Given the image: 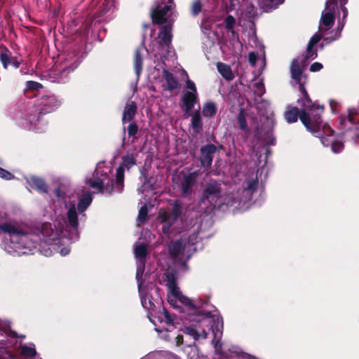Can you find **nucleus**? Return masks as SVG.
<instances>
[{
    "mask_svg": "<svg viewBox=\"0 0 359 359\" xmlns=\"http://www.w3.org/2000/svg\"><path fill=\"white\" fill-rule=\"evenodd\" d=\"M60 106L61 101L54 94L42 95L34 100L26 118L31 125L36 126L42 121L44 116L55 111Z\"/></svg>",
    "mask_w": 359,
    "mask_h": 359,
    "instance_id": "f257e3e1",
    "label": "nucleus"
},
{
    "mask_svg": "<svg viewBox=\"0 0 359 359\" xmlns=\"http://www.w3.org/2000/svg\"><path fill=\"white\" fill-rule=\"evenodd\" d=\"M175 297L184 304L190 314L194 316L192 319L194 321H198L209 326L208 330L219 331L220 328L223 327L222 318L216 315H211L210 312H203L199 307H197L194 303L193 300L184 295L180 291H177L175 293Z\"/></svg>",
    "mask_w": 359,
    "mask_h": 359,
    "instance_id": "f03ea898",
    "label": "nucleus"
},
{
    "mask_svg": "<svg viewBox=\"0 0 359 359\" xmlns=\"http://www.w3.org/2000/svg\"><path fill=\"white\" fill-rule=\"evenodd\" d=\"M284 117L289 123L297 122L299 118L307 130L311 133H320L322 127L323 119L319 118V115L315 114L312 118L305 109L300 108L299 109L297 107H289L284 114Z\"/></svg>",
    "mask_w": 359,
    "mask_h": 359,
    "instance_id": "7ed1b4c3",
    "label": "nucleus"
},
{
    "mask_svg": "<svg viewBox=\"0 0 359 359\" xmlns=\"http://www.w3.org/2000/svg\"><path fill=\"white\" fill-rule=\"evenodd\" d=\"M221 197V184L216 180H210L206 183L202 191L198 205H203L208 208L214 209Z\"/></svg>",
    "mask_w": 359,
    "mask_h": 359,
    "instance_id": "20e7f679",
    "label": "nucleus"
},
{
    "mask_svg": "<svg viewBox=\"0 0 359 359\" xmlns=\"http://www.w3.org/2000/svg\"><path fill=\"white\" fill-rule=\"evenodd\" d=\"M338 8L336 7V0H330L325 2V10L321 14L320 20L319 30L323 32L330 29L335 20L336 11Z\"/></svg>",
    "mask_w": 359,
    "mask_h": 359,
    "instance_id": "39448f33",
    "label": "nucleus"
},
{
    "mask_svg": "<svg viewBox=\"0 0 359 359\" xmlns=\"http://www.w3.org/2000/svg\"><path fill=\"white\" fill-rule=\"evenodd\" d=\"M297 103L301 108L305 109L306 111L309 113L312 118H313V115L318 114L319 118L323 119L322 114L325 111L324 105L318 104L313 102L307 92L306 94L302 95V97L297 100Z\"/></svg>",
    "mask_w": 359,
    "mask_h": 359,
    "instance_id": "423d86ee",
    "label": "nucleus"
},
{
    "mask_svg": "<svg viewBox=\"0 0 359 359\" xmlns=\"http://www.w3.org/2000/svg\"><path fill=\"white\" fill-rule=\"evenodd\" d=\"M0 62L4 69H8L9 65L18 69L22 64V60L17 57L12 56L11 51L4 45H0Z\"/></svg>",
    "mask_w": 359,
    "mask_h": 359,
    "instance_id": "0eeeda50",
    "label": "nucleus"
},
{
    "mask_svg": "<svg viewBox=\"0 0 359 359\" xmlns=\"http://www.w3.org/2000/svg\"><path fill=\"white\" fill-rule=\"evenodd\" d=\"M217 149V147L213 144H208L201 147L199 160L202 167L206 169L210 168L212 163L213 155Z\"/></svg>",
    "mask_w": 359,
    "mask_h": 359,
    "instance_id": "6e6552de",
    "label": "nucleus"
},
{
    "mask_svg": "<svg viewBox=\"0 0 359 359\" xmlns=\"http://www.w3.org/2000/svg\"><path fill=\"white\" fill-rule=\"evenodd\" d=\"M82 61L81 56L79 52H72L68 54V56L63 62L62 72L69 74L78 67Z\"/></svg>",
    "mask_w": 359,
    "mask_h": 359,
    "instance_id": "1a4fd4ad",
    "label": "nucleus"
},
{
    "mask_svg": "<svg viewBox=\"0 0 359 359\" xmlns=\"http://www.w3.org/2000/svg\"><path fill=\"white\" fill-rule=\"evenodd\" d=\"M198 172H193L186 175L181 182V194L187 197L193 191V187L196 184Z\"/></svg>",
    "mask_w": 359,
    "mask_h": 359,
    "instance_id": "9d476101",
    "label": "nucleus"
},
{
    "mask_svg": "<svg viewBox=\"0 0 359 359\" xmlns=\"http://www.w3.org/2000/svg\"><path fill=\"white\" fill-rule=\"evenodd\" d=\"M163 78L165 79L166 84L162 85L163 90L172 92L180 88V84L178 79L168 69H163L162 72Z\"/></svg>",
    "mask_w": 359,
    "mask_h": 359,
    "instance_id": "9b49d317",
    "label": "nucleus"
},
{
    "mask_svg": "<svg viewBox=\"0 0 359 359\" xmlns=\"http://www.w3.org/2000/svg\"><path fill=\"white\" fill-rule=\"evenodd\" d=\"M137 113V105L135 101H128L126 102L121 118V122L124 126L126 123L133 121Z\"/></svg>",
    "mask_w": 359,
    "mask_h": 359,
    "instance_id": "f8f14e48",
    "label": "nucleus"
},
{
    "mask_svg": "<svg viewBox=\"0 0 359 359\" xmlns=\"http://www.w3.org/2000/svg\"><path fill=\"white\" fill-rule=\"evenodd\" d=\"M158 38L160 45L169 46L172 39V26L170 25H163L159 31Z\"/></svg>",
    "mask_w": 359,
    "mask_h": 359,
    "instance_id": "ddd939ff",
    "label": "nucleus"
},
{
    "mask_svg": "<svg viewBox=\"0 0 359 359\" xmlns=\"http://www.w3.org/2000/svg\"><path fill=\"white\" fill-rule=\"evenodd\" d=\"M198 100V94L195 93L186 92L182 97V102L184 107V111L188 113L196 104Z\"/></svg>",
    "mask_w": 359,
    "mask_h": 359,
    "instance_id": "4468645a",
    "label": "nucleus"
},
{
    "mask_svg": "<svg viewBox=\"0 0 359 359\" xmlns=\"http://www.w3.org/2000/svg\"><path fill=\"white\" fill-rule=\"evenodd\" d=\"M27 182L32 188L36 189L39 192L43 194L48 193V185L43 179L36 176H32L27 180Z\"/></svg>",
    "mask_w": 359,
    "mask_h": 359,
    "instance_id": "2eb2a0df",
    "label": "nucleus"
},
{
    "mask_svg": "<svg viewBox=\"0 0 359 359\" xmlns=\"http://www.w3.org/2000/svg\"><path fill=\"white\" fill-rule=\"evenodd\" d=\"M283 2L284 0H257L259 8L266 13L276 9Z\"/></svg>",
    "mask_w": 359,
    "mask_h": 359,
    "instance_id": "dca6fc26",
    "label": "nucleus"
},
{
    "mask_svg": "<svg viewBox=\"0 0 359 359\" xmlns=\"http://www.w3.org/2000/svg\"><path fill=\"white\" fill-rule=\"evenodd\" d=\"M316 136H320L321 142L325 147H328L331 145V142L332 140H329L325 136L331 137L334 135V130L330 128V126L327 123H322V127L320 128V133H314Z\"/></svg>",
    "mask_w": 359,
    "mask_h": 359,
    "instance_id": "f3484780",
    "label": "nucleus"
},
{
    "mask_svg": "<svg viewBox=\"0 0 359 359\" xmlns=\"http://www.w3.org/2000/svg\"><path fill=\"white\" fill-rule=\"evenodd\" d=\"M184 245L183 244V241L181 240H177L174 242H172L168 246L169 255L174 259H176L180 255L184 252Z\"/></svg>",
    "mask_w": 359,
    "mask_h": 359,
    "instance_id": "a211bd4d",
    "label": "nucleus"
},
{
    "mask_svg": "<svg viewBox=\"0 0 359 359\" xmlns=\"http://www.w3.org/2000/svg\"><path fill=\"white\" fill-rule=\"evenodd\" d=\"M67 223L69 226L74 231H78L79 219L75 205L73 204L68 210L67 213Z\"/></svg>",
    "mask_w": 359,
    "mask_h": 359,
    "instance_id": "6ab92c4d",
    "label": "nucleus"
},
{
    "mask_svg": "<svg viewBox=\"0 0 359 359\" xmlns=\"http://www.w3.org/2000/svg\"><path fill=\"white\" fill-rule=\"evenodd\" d=\"M8 233L9 235L17 236L25 235V232L23 230L7 222L0 224V233Z\"/></svg>",
    "mask_w": 359,
    "mask_h": 359,
    "instance_id": "aec40b11",
    "label": "nucleus"
},
{
    "mask_svg": "<svg viewBox=\"0 0 359 359\" xmlns=\"http://www.w3.org/2000/svg\"><path fill=\"white\" fill-rule=\"evenodd\" d=\"M155 318L159 323H164L167 325H172L174 323L172 316L165 307H163L161 310H159L155 316Z\"/></svg>",
    "mask_w": 359,
    "mask_h": 359,
    "instance_id": "412c9836",
    "label": "nucleus"
},
{
    "mask_svg": "<svg viewBox=\"0 0 359 359\" xmlns=\"http://www.w3.org/2000/svg\"><path fill=\"white\" fill-rule=\"evenodd\" d=\"M147 245L144 243L136 245L135 248V255L139 259V263L144 268L146 258L147 256Z\"/></svg>",
    "mask_w": 359,
    "mask_h": 359,
    "instance_id": "4be33fe9",
    "label": "nucleus"
},
{
    "mask_svg": "<svg viewBox=\"0 0 359 359\" xmlns=\"http://www.w3.org/2000/svg\"><path fill=\"white\" fill-rule=\"evenodd\" d=\"M93 201L92 195L90 192H86L79 198L77 208L80 213L85 212L90 206Z\"/></svg>",
    "mask_w": 359,
    "mask_h": 359,
    "instance_id": "5701e85b",
    "label": "nucleus"
},
{
    "mask_svg": "<svg viewBox=\"0 0 359 359\" xmlns=\"http://www.w3.org/2000/svg\"><path fill=\"white\" fill-rule=\"evenodd\" d=\"M217 68L219 73L225 80L230 81L234 79L232 69L228 65L222 62H218L217 64Z\"/></svg>",
    "mask_w": 359,
    "mask_h": 359,
    "instance_id": "b1692460",
    "label": "nucleus"
},
{
    "mask_svg": "<svg viewBox=\"0 0 359 359\" xmlns=\"http://www.w3.org/2000/svg\"><path fill=\"white\" fill-rule=\"evenodd\" d=\"M291 77L296 82L302 80L303 70L299 67V61L297 58L293 59L290 65Z\"/></svg>",
    "mask_w": 359,
    "mask_h": 359,
    "instance_id": "393cba45",
    "label": "nucleus"
},
{
    "mask_svg": "<svg viewBox=\"0 0 359 359\" xmlns=\"http://www.w3.org/2000/svg\"><path fill=\"white\" fill-rule=\"evenodd\" d=\"M184 333L187 334L196 341L200 338L206 339L208 337V332L204 329L202 330L201 332L198 331L195 327L191 326L185 327L184 330Z\"/></svg>",
    "mask_w": 359,
    "mask_h": 359,
    "instance_id": "a878e982",
    "label": "nucleus"
},
{
    "mask_svg": "<svg viewBox=\"0 0 359 359\" xmlns=\"http://www.w3.org/2000/svg\"><path fill=\"white\" fill-rule=\"evenodd\" d=\"M191 127L196 133H198L203 128L202 118L199 110H196L191 116Z\"/></svg>",
    "mask_w": 359,
    "mask_h": 359,
    "instance_id": "bb28decb",
    "label": "nucleus"
},
{
    "mask_svg": "<svg viewBox=\"0 0 359 359\" xmlns=\"http://www.w3.org/2000/svg\"><path fill=\"white\" fill-rule=\"evenodd\" d=\"M121 159L122 161L119 166H122L123 170L126 169L128 171L137 164V160L133 154H127L123 156Z\"/></svg>",
    "mask_w": 359,
    "mask_h": 359,
    "instance_id": "cd10ccee",
    "label": "nucleus"
},
{
    "mask_svg": "<svg viewBox=\"0 0 359 359\" xmlns=\"http://www.w3.org/2000/svg\"><path fill=\"white\" fill-rule=\"evenodd\" d=\"M237 121L239 126V128L246 134H248L250 133V128L247 123L246 113L243 108H241L239 109V112L237 116Z\"/></svg>",
    "mask_w": 359,
    "mask_h": 359,
    "instance_id": "c85d7f7f",
    "label": "nucleus"
},
{
    "mask_svg": "<svg viewBox=\"0 0 359 359\" xmlns=\"http://www.w3.org/2000/svg\"><path fill=\"white\" fill-rule=\"evenodd\" d=\"M142 56L140 50L137 49L134 53L133 63L135 72L137 76L141 74L142 70Z\"/></svg>",
    "mask_w": 359,
    "mask_h": 359,
    "instance_id": "c756f323",
    "label": "nucleus"
},
{
    "mask_svg": "<svg viewBox=\"0 0 359 359\" xmlns=\"http://www.w3.org/2000/svg\"><path fill=\"white\" fill-rule=\"evenodd\" d=\"M124 172L125 170L123 169L122 166H118L116 168L115 183L120 192L123 191L124 187Z\"/></svg>",
    "mask_w": 359,
    "mask_h": 359,
    "instance_id": "7c9ffc66",
    "label": "nucleus"
},
{
    "mask_svg": "<svg viewBox=\"0 0 359 359\" xmlns=\"http://www.w3.org/2000/svg\"><path fill=\"white\" fill-rule=\"evenodd\" d=\"M203 115L207 118H212L217 113V107L215 104L212 102H207L204 104L203 108Z\"/></svg>",
    "mask_w": 359,
    "mask_h": 359,
    "instance_id": "2f4dec72",
    "label": "nucleus"
},
{
    "mask_svg": "<svg viewBox=\"0 0 359 359\" xmlns=\"http://www.w3.org/2000/svg\"><path fill=\"white\" fill-rule=\"evenodd\" d=\"M182 206L181 203L179 201H175L172 203V208L171 213L172 221L175 222L182 215Z\"/></svg>",
    "mask_w": 359,
    "mask_h": 359,
    "instance_id": "473e14b6",
    "label": "nucleus"
},
{
    "mask_svg": "<svg viewBox=\"0 0 359 359\" xmlns=\"http://www.w3.org/2000/svg\"><path fill=\"white\" fill-rule=\"evenodd\" d=\"M129 125L127 128L128 135L130 137H133V142L137 139V133L139 132L138 125L135 121L129 122Z\"/></svg>",
    "mask_w": 359,
    "mask_h": 359,
    "instance_id": "72a5a7b5",
    "label": "nucleus"
},
{
    "mask_svg": "<svg viewBox=\"0 0 359 359\" xmlns=\"http://www.w3.org/2000/svg\"><path fill=\"white\" fill-rule=\"evenodd\" d=\"M203 4L201 0H194L190 6V12L193 16H198L201 12Z\"/></svg>",
    "mask_w": 359,
    "mask_h": 359,
    "instance_id": "f704fd0d",
    "label": "nucleus"
},
{
    "mask_svg": "<svg viewBox=\"0 0 359 359\" xmlns=\"http://www.w3.org/2000/svg\"><path fill=\"white\" fill-rule=\"evenodd\" d=\"M236 19L233 15H229L226 17L224 21V27L226 30L231 31L233 34L235 33L233 27L236 25Z\"/></svg>",
    "mask_w": 359,
    "mask_h": 359,
    "instance_id": "c9c22d12",
    "label": "nucleus"
},
{
    "mask_svg": "<svg viewBox=\"0 0 359 359\" xmlns=\"http://www.w3.org/2000/svg\"><path fill=\"white\" fill-rule=\"evenodd\" d=\"M258 183L259 182L257 178L249 180L244 191L247 192L248 194L252 195L257 190Z\"/></svg>",
    "mask_w": 359,
    "mask_h": 359,
    "instance_id": "e433bc0d",
    "label": "nucleus"
},
{
    "mask_svg": "<svg viewBox=\"0 0 359 359\" xmlns=\"http://www.w3.org/2000/svg\"><path fill=\"white\" fill-rule=\"evenodd\" d=\"M88 184L91 188L97 189L100 193H104V183L102 180H93L90 179L88 181Z\"/></svg>",
    "mask_w": 359,
    "mask_h": 359,
    "instance_id": "4c0bfd02",
    "label": "nucleus"
},
{
    "mask_svg": "<svg viewBox=\"0 0 359 359\" xmlns=\"http://www.w3.org/2000/svg\"><path fill=\"white\" fill-rule=\"evenodd\" d=\"M148 208L146 205L142 206L139 210L137 220L140 224H144L148 219Z\"/></svg>",
    "mask_w": 359,
    "mask_h": 359,
    "instance_id": "58836bf2",
    "label": "nucleus"
},
{
    "mask_svg": "<svg viewBox=\"0 0 359 359\" xmlns=\"http://www.w3.org/2000/svg\"><path fill=\"white\" fill-rule=\"evenodd\" d=\"M331 150L335 154L340 153L344 148V144L341 141L333 140L331 142Z\"/></svg>",
    "mask_w": 359,
    "mask_h": 359,
    "instance_id": "ea45409f",
    "label": "nucleus"
},
{
    "mask_svg": "<svg viewBox=\"0 0 359 359\" xmlns=\"http://www.w3.org/2000/svg\"><path fill=\"white\" fill-rule=\"evenodd\" d=\"M354 116H355L354 113L353 111H351V110H348V114L347 116L341 115L340 116L339 123L341 125H344L345 123L348 121L351 124H355V121Z\"/></svg>",
    "mask_w": 359,
    "mask_h": 359,
    "instance_id": "a19ab883",
    "label": "nucleus"
},
{
    "mask_svg": "<svg viewBox=\"0 0 359 359\" xmlns=\"http://www.w3.org/2000/svg\"><path fill=\"white\" fill-rule=\"evenodd\" d=\"M20 353L26 357H34L36 354V351L34 348L23 346L21 347Z\"/></svg>",
    "mask_w": 359,
    "mask_h": 359,
    "instance_id": "79ce46f5",
    "label": "nucleus"
},
{
    "mask_svg": "<svg viewBox=\"0 0 359 359\" xmlns=\"http://www.w3.org/2000/svg\"><path fill=\"white\" fill-rule=\"evenodd\" d=\"M345 5L346 4H343V5H338V8L340 7L341 8V10L343 13V18H342V20L341 22H339V27H338V29L339 30V32L341 31V29H343L344 25H345V20L348 15V10L347 8L345 7Z\"/></svg>",
    "mask_w": 359,
    "mask_h": 359,
    "instance_id": "37998d69",
    "label": "nucleus"
},
{
    "mask_svg": "<svg viewBox=\"0 0 359 359\" xmlns=\"http://www.w3.org/2000/svg\"><path fill=\"white\" fill-rule=\"evenodd\" d=\"M27 88L29 90H39L43 88V85L39 82L34 81H28L26 83Z\"/></svg>",
    "mask_w": 359,
    "mask_h": 359,
    "instance_id": "c03bdc74",
    "label": "nucleus"
},
{
    "mask_svg": "<svg viewBox=\"0 0 359 359\" xmlns=\"http://www.w3.org/2000/svg\"><path fill=\"white\" fill-rule=\"evenodd\" d=\"M317 57H318L317 50L316 49L313 50V46H310V44L308 43L306 50V55H305L306 59H309V58L315 59Z\"/></svg>",
    "mask_w": 359,
    "mask_h": 359,
    "instance_id": "a18cd8bd",
    "label": "nucleus"
},
{
    "mask_svg": "<svg viewBox=\"0 0 359 359\" xmlns=\"http://www.w3.org/2000/svg\"><path fill=\"white\" fill-rule=\"evenodd\" d=\"M168 280L169 282V287L172 290V294L175 296V293L180 290L177 288L174 276L172 275L168 276Z\"/></svg>",
    "mask_w": 359,
    "mask_h": 359,
    "instance_id": "49530a36",
    "label": "nucleus"
},
{
    "mask_svg": "<svg viewBox=\"0 0 359 359\" xmlns=\"http://www.w3.org/2000/svg\"><path fill=\"white\" fill-rule=\"evenodd\" d=\"M158 217L161 219V222L164 224L172 222V215L165 211L161 212Z\"/></svg>",
    "mask_w": 359,
    "mask_h": 359,
    "instance_id": "de8ad7c7",
    "label": "nucleus"
},
{
    "mask_svg": "<svg viewBox=\"0 0 359 359\" xmlns=\"http://www.w3.org/2000/svg\"><path fill=\"white\" fill-rule=\"evenodd\" d=\"M0 177L2 179L10 180L15 177L14 175L4 168L0 167Z\"/></svg>",
    "mask_w": 359,
    "mask_h": 359,
    "instance_id": "09e8293b",
    "label": "nucleus"
},
{
    "mask_svg": "<svg viewBox=\"0 0 359 359\" xmlns=\"http://www.w3.org/2000/svg\"><path fill=\"white\" fill-rule=\"evenodd\" d=\"M144 269V268H143V266L140 264L137 267V272H136V278L138 282L139 290L141 288L142 284V275L143 273Z\"/></svg>",
    "mask_w": 359,
    "mask_h": 359,
    "instance_id": "8fccbe9b",
    "label": "nucleus"
},
{
    "mask_svg": "<svg viewBox=\"0 0 359 359\" xmlns=\"http://www.w3.org/2000/svg\"><path fill=\"white\" fill-rule=\"evenodd\" d=\"M212 344L214 345V348L215 350V352L217 353L220 354L222 349V343L221 342L219 339H214L212 341Z\"/></svg>",
    "mask_w": 359,
    "mask_h": 359,
    "instance_id": "3c124183",
    "label": "nucleus"
},
{
    "mask_svg": "<svg viewBox=\"0 0 359 359\" xmlns=\"http://www.w3.org/2000/svg\"><path fill=\"white\" fill-rule=\"evenodd\" d=\"M322 39V35L319 34H315L310 39L309 44L311 46H314L318 43Z\"/></svg>",
    "mask_w": 359,
    "mask_h": 359,
    "instance_id": "603ef678",
    "label": "nucleus"
},
{
    "mask_svg": "<svg viewBox=\"0 0 359 359\" xmlns=\"http://www.w3.org/2000/svg\"><path fill=\"white\" fill-rule=\"evenodd\" d=\"M323 67V65L320 62H316L310 66V71L313 72H318Z\"/></svg>",
    "mask_w": 359,
    "mask_h": 359,
    "instance_id": "864d4df0",
    "label": "nucleus"
},
{
    "mask_svg": "<svg viewBox=\"0 0 359 359\" xmlns=\"http://www.w3.org/2000/svg\"><path fill=\"white\" fill-rule=\"evenodd\" d=\"M257 60V55L255 52H250L248 55V61L252 66L256 65Z\"/></svg>",
    "mask_w": 359,
    "mask_h": 359,
    "instance_id": "5fc2aeb1",
    "label": "nucleus"
},
{
    "mask_svg": "<svg viewBox=\"0 0 359 359\" xmlns=\"http://www.w3.org/2000/svg\"><path fill=\"white\" fill-rule=\"evenodd\" d=\"M187 88L190 90L189 92L197 93V90L195 83L194 81L190 79H187Z\"/></svg>",
    "mask_w": 359,
    "mask_h": 359,
    "instance_id": "6e6d98bb",
    "label": "nucleus"
},
{
    "mask_svg": "<svg viewBox=\"0 0 359 359\" xmlns=\"http://www.w3.org/2000/svg\"><path fill=\"white\" fill-rule=\"evenodd\" d=\"M104 193L111 194L114 190V182L111 181L109 184L104 185Z\"/></svg>",
    "mask_w": 359,
    "mask_h": 359,
    "instance_id": "4d7b16f0",
    "label": "nucleus"
},
{
    "mask_svg": "<svg viewBox=\"0 0 359 359\" xmlns=\"http://www.w3.org/2000/svg\"><path fill=\"white\" fill-rule=\"evenodd\" d=\"M256 88L260 95L265 93L264 85L262 82H258L256 83Z\"/></svg>",
    "mask_w": 359,
    "mask_h": 359,
    "instance_id": "13d9d810",
    "label": "nucleus"
},
{
    "mask_svg": "<svg viewBox=\"0 0 359 359\" xmlns=\"http://www.w3.org/2000/svg\"><path fill=\"white\" fill-rule=\"evenodd\" d=\"M175 222H169V223H166V224H164L162 226V231L164 233H168L169 231H170V227L172 226V224L175 223Z\"/></svg>",
    "mask_w": 359,
    "mask_h": 359,
    "instance_id": "bf43d9fd",
    "label": "nucleus"
},
{
    "mask_svg": "<svg viewBox=\"0 0 359 359\" xmlns=\"http://www.w3.org/2000/svg\"><path fill=\"white\" fill-rule=\"evenodd\" d=\"M54 194L58 198H65V193L62 191V189L60 187H57L54 190Z\"/></svg>",
    "mask_w": 359,
    "mask_h": 359,
    "instance_id": "052dcab7",
    "label": "nucleus"
},
{
    "mask_svg": "<svg viewBox=\"0 0 359 359\" xmlns=\"http://www.w3.org/2000/svg\"><path fill=\"white\" fill-rule=\"evenodd\" d=\"M299 85V90L302 93V95L306 94V90L304 87V84L302 82V80H299V82H296Z\"/></svg>",
    "mask_w": 359,
    "mask_h": 359,
    "instance_id": "680f3d73",
    "label": "nucleus"
},
{
    "mask_svg": "<svg viewBox=\"0 0 359 359\" xmlns=\"http://www.w3.org/2000/svg\"><path fill=\"white\" fill-rule=\"evenodd\" d=\"M183 335L182 334H178L176 337H175V341H176V344L177 346H181L183 344Z\"/></svg>",
    "mask_w": 359,
    "mask_h": 359,
    "instance_id": "e2e57ef3",
    "label": "nucleus"
},
{
    "mask_svg": "<svg viewBox=\"0 0 359 359\" xmlns=\"http://www.w3.org/2000/svg\"><path fill=\"white\" fill-rule=\"evenodd\" d=\"M348 0H336V7L338 8V5L346 4ZM327 1H330L328 0Z\"/></svg>",
    "mask_w": 359,
    "mask_h": 359,
    "instance_id": "0e129e2a",
    "label": "nucleus"
},
{
    "mask_svg": "<svg viewBox=\"0 0 359 359\" xmlns=\"http://www.w3.org/2000/svg\"><path fill=\"white\" fill-rule=\"evenodd\" d=\"M358 133L353 137V140L355 142L359 143V126L357 127Z\"/></svg>",
    "mask_w": 359,
    "mask_h": 359,
    "instance_id": "69168bd1",
    "label": "nucleus"
},
{
    "mask_svg": "<svg viewBox=\"0 0 359 359\" xmlns=\"http://www.w3.org/2000/svg\"><path fill=\"white\" fill-rule=\"evenodd\" d=\"M69 250L66 248H63L61 250V254L62 255H67L69 254Z\"/></svg>",
    "mask_w": 359,
    "mask_h": 359,
    "instance_id": "338daca9",
    "label": "nucleus"
},
{
    "mask_svg": "<svg viewBox=\"0 0 359 359\" xmlns=\"http://www.w3.org/2000/svg\"><path fill=\"white\" fill-rule=\"evenodd\" d=\"M330 107L332 108V110L333 111L334 110V105L337 104V102L335 101L331 100L330 101Z\"/></svg>",
    "mask_w": 359,
    "mask_h": 359,
    "instance_id": "774afa93",
    "label": "nucleus"
}]
</instances>
